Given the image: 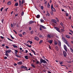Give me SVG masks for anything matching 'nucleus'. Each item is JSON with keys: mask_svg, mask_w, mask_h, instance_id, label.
Listing matches in <instances>:
<instances>
[{"mask_svg": "<svg viewBox=\"0 0 73 73\" xmlns=\"http://www.w3.org/2000/svg\"><path fill=\"white\" fill-rule=\"evenodd\" d=\"M43 42V40H40V42H39V43H41L42 42Z\"/></svg>", "mask_w": 73, "mask_h": 73, "instance_id": "49", "label": "nucleus"}, {"mask_svg": "<svg viewBox=\"0 0 73 73\" xmlns=\"http://www.w3.org/2000/svg\"><path fill=\"white\" fill-rule=\"evenodd\" d=\"M24 58H25V59H26V60L28 59V56H24Z\"/></svg>", "mask_w": 73, "mask_h": 73, "instance_id": "13", "label": "nucleus"}, {"mask_svg": "<svg viewBox=\"0 0 73 73\" xmlns=\"http://www.w3.org/2000/svg\"><path fill=\"white\" fill-rule=\"evenodd\" d=\"M40 8H41V9H42V10L43 9H44V7H43V6H41L40 7Z\"/></svg>", "mask_w": 73, "mask_h": 73, "instance_id": "40", "label": "nucleus"}, {"mask_svg": "<svg viewBox=\"0 0 73 73\" xmlns=\"http://www.w3.org/2000/svg\"><path fill=\"white\" fill-rule=\"evenodd\" d=\"M25 32H23V35H25Z\"/></svg>", "mask_w": 73, "mask_h": 73, "instance_id": "52", "label": "nucleus"}, {"mask_svg": "<svg viewBox=\"0 0 73 73\" xmlns=\"http://www.w3.org/2000/svg\"><path fill=\"white\" fill-rule=\"evenodd\" d=\"M25 45H26V46H27L28 47H31V45H28V44H27L25 43Z\"/></svg>", "mask_w": 73, "mask_h": 73, "instance_id": "11", "label": "nucleus"}, {"mask_svg": "<svg viewBox=\"0 0 73 73\" xmlns=\"http://www.w3.org/2000/svg\"><path fill=\"white\" fill-rule=\"evenodd\" d=\"M13 31L14 32H15L16 34H17V32H16V31H15V30H13Z\"/></svg>", "mask_w": 73, "mask_h": 73, "instance_id": "46", "label": "nucleus"}, {"mask_svg": "<svg viewBox=\"0 0 73 73\" xmlns=\"http://www.w3.org/2000/svg\"><path fill=\"white\" fill-rule=\"evenodd\" d=\"M70 51L71 52H72V53H73V50H72V48H70Z\"/></svg>", "mask_w": 73, "mask_h": 73, "instance_id": "28", "label": "nucleus"}, {"mask_svg": "<svg viewBox=\"0 0 73 73\" xmlns=\"http://www.w3.org/2000/svg\"><path fill=\"white\" fill-rule=\"evenodd\" d=\"M13 46H14V48H18V46H15V45H13Z\"/></svg>", "mask_w": 73, "mask_h": 73, "instance_id": "27", "label": "nucleus"}, {"mask_svg": "<svg viewBox=\"0 0 73 73\" xmlns=\"http://www.w3.org/2000/svg\"><path fill=\"white\" fill-rule=\"evenodd\" d=\"M11 37V39H15V38H13V37Z\"/></svg>", "mask_w": 73, "mask_h": 73, "instance_id": "60", "label": "nucleus"}, {"mask_svg": "<svg viewBox=\"0 0 73 73\" xmlns=\"http://www.w3.org/2000/svg\"><path fill=\"white\" fill-rule=\"evenodd\" d=\"M8 9V8H7V9H5V11H6L7 12V9Z\"/></svg>", "mask_w": 73, "mask_h": 73, "instance_id": "62", "label": "nucleus"}, {"mask_svg": "<svg viewBox=\"0 0 73 73\" xmlns=\"http://www.w3.org/2000/svg\"><path fill=\"white\" fill-rule=\"evenodd\" d=\"M18 64H19V65L22 64V62H18Z\"/></svg>", "mask_w": 73, "mask_h": 73, "instance_id": "21", "label": "nucleus"}, {"mask_svg": "<svg viewBox=\"0 0 73 73\" xmlns=\"http://www.w3.org/2000/svg\"><path fill=\"white\" fill-rule=\"evenodd\" d=\"M18 53V50H15V54H17Z\"/></svg>", "mask_w": 73, "mask_h": 73, "instance_id": "22", "label": "nucleus"}, {"mask_svg": "<svg viewBox=\"0 0 73 73\" xmlns=\"http://www.w3.org/2000/svg\"><path fill=\"white\" fill-rule=\"evenodd\" d=\"M21 68L22 69H27V67H25L24 66L22 65L21 66Z\"/></svg>", "mask_w": 73, "mask_h": 73, "instance_id": "7", "label": "nucleus"}, {"mask_svg": "<svg viewBox=\"0 0 73 73\" xmlns=\"http://www.w3.org/2000/svg\"><path fill=\"white\" fill-rule=\"evenodd\" d=\"M62 62H60V64L62 65Z\"/></svg>", "mask_w": 73, "mask_h": 73, "instance_id": "47", "label": "nucleus"}, {"mask_svg": "<svg viewBox=\"0 0 73 73\" xmlns=\"http://www.w3.org/2000/svg\"><path fill=\"white\" fill-rule=\"evenodd\" d=\"M29 31H31V28L30 27L29 28Z\"/></svg>", "mask_w": 73, "mask_h": 73, "instance_id": "63", "label": "nucleus"}, {"mask_svg": "<svg viewBox=\"0 0 73 73\" xmlns=\"http://www.w3.org/2000/svg\"><path fill=\"white\" fill-rule=\"evenodd\" d=\"M60 25H61V26H62V27H63V26H64V25L63 24H62V23H60Z\"/></svg>", "mask_w": 73, "mask_h": 73, "instance_id": "26", "label": "nucleus"}, {"mask_svg": "<svg viewBox=\"0 0 73 73\" xmlns=\"http://www.w3.org/2000/svg\"><path fill=\"white\" fill-rule=\"evenodd\" d=\"M18 15V14H16L15 15V16H17Z\"/></svg>", "mask_w": 73, "mask_h": 73, "instance_id": "55", "label": "nucleus"}, {"mask_svg": "<svg viewBox=\"0 0 73 73\" xmlns=\"http://www.w3.org/2000/svg\"><path fill=\"white\" fill-rule=\"evenodd\" d=\"M61 30L62 32L64 31V29H61Z\"/></svg>", "mask_w": 73, "mask_h": 73, "instance_id": "53", "label": "nucleus"}, {"mask_svg": "<svg viewBox=\"0 0 73 73\" xmlns=\"http://www.w3.org/2000/svg\"><path fill=\"white\" fill-rule=\"evenodd\" d=\"M58 44H59V46H60V42H59V43H58Z\"/></svg>", "mask_w": 73, "mask_h": 73, "instance_id": "39", "label": "nucleus"}, {"mask_svg": "<svg viewBox=\"0 0 73 73\" xmlns=\"http://www.w3.org/2000/svg\"><path fill=\"white\" fill-rule=\"evenodd\" d=\"M18 5H19V4H18V3H16L15 4V6H18Z\"/></svg>", "mask_w": 73, "mask_h": 73, "instance_id": "23", "label": "nucleus"}, {"mask_svg": "<svg viewBox=\"0 0 73 73\" xmlns=\"http://www.w3.org/2000/svg\"><path fill=\"white\" fill-rule=\"evenodd\" d=\"M41 28H42L40 27V29H39L40 31H41V30H42V29H41Z\"/></svg>", "mask_w": 73, "mask_h": 73, "instance_id": "57", "label": "nucleus"}, {"mask_svg": "<svg viewBox=\"0 0 73 73\" xmlns=\"http://www.w3.org/2000/svg\"><path fill=\"white\" fill-rule=\"evenodd\" d=\"M24 0H22L21 2V3L24 4Z\"/></svg>", "mask_w": 73, "mask_h": 73, "instance_id": "35", "label": "nucleus"}, {"mask_svg": "<svg viewBox=\"0 0 73 73\" xmlns=\"http://www.w3.org/2000/svg\"><path fill=\"white\" fill-rule=\"evenodd\" d=\"M11 50H6L5 51V53H10V52H11Z\"/></svg>", "mask_w": 73, "mask_h": 73, "instance_id": "5", "label": "nucleus"}, {"mask_svg": "<svg viewBox=\"0 0 73 73\" xmlns=\"http://www.w3.org/2000/svg\"><path fill=\"white\" fill-rule=\"evenodd\" d=\"M57 44V43L56 42V41H54V45H56Z\"/></svg>", "mask_w": 73, "mask_h": 73, "instance_id": "34", "label": "nucleus"}, {"mask_svg": "<svg viewBox=\"0 0 73 73\" xmlns=\"http://www.w3.org/2000/svg\"><path fill=\"white\" fill-rule=\"evenodd\" d=\"M11 27H12H12H13V24H11Z\"/></svg>", "mask_w": 73, "mask_h": 73, "instance_id": "54", "label": "nucleus"}, {"mask_svg": "<svg viewBox=\"0 0 73 73\" xmlns=\"http://www.w3.org/2000/svg\"><path fill=\"white\" fill-rule=\"evenodd\" d=\"M42 28H43V29H45V28H46L44 26H43Z\"/></svg>", "mask_w": 73, "mask_h": 73, "instance_id": "58", "label": "nucleus"}, {"mask_svg": "<svg viewBox=\"0 0 73 73\" xmlns=\"http://www.w3.org/2000/svg\"><path fill=\"white\" fill-rule=\"evenodd\" d=\"M7 59V57L5 56L4 57V59Z\"/></svg>", "mask_w": 73, "mask_h": 73, "instance_id": "48", "label": "nucleus"}, {"mask_svg": "<svg viewBox=\"0 0 73 73\" xmlns=\"http://www.w3.org/2000/svg\"><path fill=\"white\" fill-rule=\"evenodd\" d=\"M52 22H53V23H55V24H56V23H57V21L55 19H53L52 20Z\"/></svg>", "mask_w": 73, "mask_h": 73, "instance_id": "8", "label": "nucleus"}, {"mask_svg": "<svg viewBox=\"0 0 73 73\" xmlns=\"http://www.w3.org/2000/svg\"><path fill=\"white\" fill-rule=\"evenodd\" d=\"M40 21H41V23H43L44 22V20H43L42 19H41Z\"/></svg>", "mask_w": 73, "mask_h": 73, "instance_id": "30", "label": "nucleus"}, {"mask_svg": "<svg viewBox=\"0 0 73 73\" xmlns=\"http://www.w3.org/2000/svg\"><path fill=\"white\" fill-rule=\"evenodd\" d=\"M31 34H33V31H31Z\"/></svg>", "mask_w": 73, "mask_h": 73, "instance_id": "44", "label": "nucleus"}, {"mask_svg": "<svg viewBox=\"0 0 73 73\" xmlns=\"http://www.w3.org/2000/svg\"><path fill=\"white\" fill-rule=\"evenodd\" d=\"M19 5L20 6V5H21V1L20 0H19Z\"/></svg>", "mask_w": 73, "mask_h": 73, "instance_id": "41", "label": "nucleus"}, {"mask_svg": "<svg viewBox=\"0 0 73 73\" xmlns=\"http://www.w3.org/2000/svg\"><path fill=\"white\" fill-rule=\"evenodd\" d=\"M29 55H30V56H32V55L31 54V53H29Z\"/></svg>", "mask_w": 73, "mask_h": 73, "instance_id": "56", "label": "nucleus"}, {"mask_svg": "<svg viewBox=\"0 0 73 73\" xmlns=\"http://www.w3.org/2000/svg\"><path fill=\"white\" fill-rule=\"evenodd\" d=\"M3 21L4 19H2L1 20V22L2 23H4Z\"/></svg>", "mask_w": 73, "mask_h": 73, "instance_id": "36", "label": "nucleus"}, {"mask_svg": "<svg viewBox=\"0 0 73 73\" xmlns=\"http://www.w3.org/2000/svg\"><path fill=\"white\" fill-rule=\"evenodd\" d=\"M64 49L65 50V51H63V55H64V57H66L67 56V47L66 46H64Z\"/></svg>", "mask_w": 73, "mask_h": 73, "instance_id": "2", "label": "nucleus"}, {"mask_svg": "<svg viewBox=\"0 0 73 73\" xmlns=\"http://www.w3.org/2000/svg\"><path fill=\"white\" fill-rule=\"evenodd\" d=\"M11 4V1L7 3V5H10Z\"/></svg>", "mask_w": 73, "mask_h": 73, "instance_id": "18", "label": "nucleus"}, {"mask_svg": "<svg viewBox=\"0 0 73 73\" xmlns=\"http://www.w3.org/2000/svg\"><path fill=\"white\" fill-rule=\"evenodd\" d=\"M14 66H17V64H14Z\"/></svg>", "mask_w": 73, "mask_h": 73, "instance_id": "64", "label": "nucleus"}, {"mask_svg": "<svg viewBox=\"0 0 73 73\" xmlns=\"http://www.w3.org/2000/svg\"><path fill=\"white\" fill-rule=\"evenodd\" d=\"M48 37H53V36L52 35H50L49 34H48L47 35Z\"/></svg>", "mask_w": 73, "mask_h": 73, "instance_id": "17", "label": "nucleus"}, {"mask_svg": "<svg viewBox=\"0 0 73 73\" xmlns=\"http://www.w3.org/2000/svg\"><path fill=\"white\" fill-rule=\"evenodd\" d=\"M46 16H50V14H49V13H47V14H46Z\"/></svg>", "mask_w": 73, "mask_h": 73, "instance_id": "24", "label": "nucleus"}, {"mask_svg": "<svg viewBox=\"0 0 73 73\" xmlns=\"http://www.w3.org/2000/svg\"><path fill=\"white\" fill-rule=\"evenodd\" d=\"M66 16H68L69 15V14H68V13H66Z\"/></svg>", "mask_w": 73, "mask_h": 73, "instance_id": "42", "label": "nucleus"}, {"mask_svg": "<svg viewBox=\"0 0 73 73\" xmlns=\"http://www.w3.org/2000/svg\"><path fill=\"white\" fill-rule=\"evenodd\" d=\"M19 49H20V50H22V48H19Z\"/></svg>", "mask_w": 73, "mask_h": 73, "instance_id": "61", "label": "nucleus"}, {"mask_svg": "<svg viewBox=\"0 0 73 73\" xmlns=\"http://www.w3.org/2000/svg\"><path fill=\"white\" fill-rule=\"evenodd\" d=\"M7 39L9 40V41H11L12 42V40H11V39H9V38H7Z\"/></svg>", "mask_w": 73, "mask_h": 73, "instance_id": "32", "label": "nucleus"}, {"mask_svg": "<svg viewBox=\"0 0 73 73\" xmlns=\"http://www.w3.org/2000/svg\"><path fill=\"white\" fill-rule=\"evenodd\" d=\"M19 36H20V37H22V34H20L19 35Z\"/></svg>", "mask_w": 73, "mask_h": 73, "instance_id": "45", "label": "nucleus"}, {"mask_svg": "<svg viewBox=\"0 0 73 73\" xmlns=\"http://www.w3.org/2000/svg\"><path fill=\"white\" fill-rule=\"evenodd\" d=\"M56 51H58V48H57V46H56Z\"/></svg>", "mask_w": 73, "mask_h": 73, "instance_id": "19", "label": "nucleus"}, {"mask_svg": "<svg viewBox=\"0 0 73 73\" xmlns=\"http://www.w3.org/2000/svg\"><path fill=\"white\" fill-rule=\"evenodd\" d=\"M27 42H32V41H31L29 40H28V41Z\"/></svg>", "mask_w": 73, "mask_h": 73, "instance_id": "59", "label": "nucleus"}, {"mask_svg": "<svg viewBox=\"0 0 73 73\" xmlns=\"http://www.w3.org/2000/svg\"><path fill=\"white\" fill-rule=\"evenodd\" d=\"M40 15H38L36 16V18L38 19L40 18Z\"/></svg>", "mask_w": 73, "mask_h": 73, "instance_id": "15", "label": "nucleus"}, {"mask_svg": "<svg viewBox=\"0 0 73 73\" xmlns=\"http://www.w3.org/2000/svg\"><path fill=\"white\" fill-rule=\"evenodd\" d=\"M5 56H6L8 57V56H9V55H8V53H5Z\"/></svg>", "mask_w": 73, "mask_h": 73, "instance_id": "25", "label": "nucleus"}, {"mask_svg": "<svg viewBox=\"0 0 73 73\" xmlns=\"http://www.w3.org/2000/svg\"><path fill=\"white\" fill-rule=\"evenodd\" d=\"M34 38L35 39V40H36L38 41V38H37V37H35V38Z\"/></svg>", "mask_w": 73, "mask_h": 73, "instance_id": "9", "label": "nucleus"}, {"mask_svg": "<svg viewBox=\"0 0 73 73\" xmlns=\"http://www.w3.org/2000/svg\"><path fill=\"white\" fill-rule=\"evenodd\" d=\"M30 66H31V67H33V68H35V66H34V65H33V64H31V65Z\"/></svg>", "mask_w": 73, "mask_h": 73, "instance_id": "16", "label": "nucleus"}, {"mask_svg": "<svg viewBox=\"0 0 73 73\" xmlns=\"http://www.w3.org/2000/svg\"><path fill=\"white\" fill-rule=\"evenodd\" d=\"M51 8L52 10V11H53V12H55L56 11V10H55V9L53 8V4H52L51 6Z\"/></svg>", "mask_w": 73, "mask_h": 73, "instance_id": "4", "label": "nucleus"}, {"mask_svg": "<svg viewBox=\"0 0 73 73\" xmlns=\"http://www.w3.org/2000/svg\"><path fill=\"white\" fill-rule=\"evenodd\" d=\"M31 52H34V54H35V52H34V51H33V50H31Z\"/></svg>", "mask_w": 73, "mask_h": 73, "instance_id": "31", "label": "nucleus"}, {"mask_svg": "<svg viewBox=\"0 0 73 73\" xmlns=\"http://www.w3.org/2000/svg\"><path fill=\"white\" fill-rule=\"evenodd\" d=\"M5 48H6V49H8L9 48L8 46H5Z\"/></svg>", "mask_w": 73, "mask_h": 73, "instance_id": "37", "label": "nucleus"}, {"mask_svg": "<svg viewBox=\"0 0 73 73\" xmlns=\"http://www.w3.org/2000/svg\"><path fill=\"white\" fill-rule=\"evenodd\" d=\"M54 29H55L57 31L59 32H60V30H59V29H58V28L56 27H54Z\"/></svg>", "mask_w": 73, "mask_h": 73, "instance_id": "6", "label": "nucleus"}, {"mask_svg": "<svg viewBox=\"0 0 73 73\" xmlns=\"http://www.w3.org/2000/svg\"><path fill=\"white\" fill-rule=\"evenodd\" d=\"M43 26H42V25H40V27H41L42 28H43Z\"/></svg>", "mask_w": 73, "mask_h": 73, "instance_id": "43", "label": "nucleus"}, {"mask_svg": "<svg viewBox=\"0 0 73 73\" xmlns=\"http://www.w3.org/2000/svg\"><path fill=\"white\" fill-rule=\"evenodd\" d=\"M50 13L51 14V15H53V11H51L50 12Z\"/></svg>", "mask_w": 73, "mask_h": 73, "instance_id": "20", "label": "nucleus"}, {"mask_svg": "<svg viewBox=\"0 0 73 73\" xmlns=\"http://www.w3.org/2000/svg\"><path fill=\"white\" fill-rule=\"evenodd\" d=\"M4 9L3 7H2V8L1 9V12H2V11H3V9Z\"/></svg>", "mask_w": 73, "mask_h": 73, "instance_id": "38", "label": "nucleus"}, {"mask_svg": "<svg viewBox=\"0 0 73 73\" xmlns=\"http://www.w3.org/2000/svg\"><path fill=\"white\" fill-rule=\"evenodd\" d=\"M33 23H35V21H30L29 24H33Z\"/></svg>", "mask_w": 73, "mask_h": 73, "instance_id": "10", "label": "nucleus"}, {"mask_svg": "<svg viewBox=\"0 0 73 73\" xmlns=\"http://www.w3.org/2000/svg\"><path fill=\"white\" fill-rule=\"evenodd\" d=\"M24 12H23L21 14V16H23V15H24Z\"/></svg>", "mask_w": 73, "mask_h": 73, "instance_id": "29", "label": "nucleus"}, {"mask_svg": "<svg viewBox=\"0 0 73 73\" xmlns=\"http://www.w3.org/2000/svg\"><path fill=\"white\" fill-rule=\"evenodd\" d=\"M47 7H48V8H50V5H48Z\"/></svg>", "mask_w": 73, "mask_h": 73, "instance_id": "50", "label": "nucleus"}, {"mask_svg": "<svg viewBox=\"0 0 73 73\" xmlns=\"http://www.w3.org/2000/svg\"><path fill=\"white\" fill-rule=\"evenodd\" d=\"M28 52V51L27 50H25V53H27V52Z\"/></svg>", "mask_w": 73, "mask_h": 73, "instance_id": "51", "label": "nucleus"}, {"mask_svg": "<svg viewBox=\"0 0 73 73\" xmlns=\"http://www.w3.org/2000/svg\"><path fill=\"white\" fill-rule=\"evenodd\" d=\"M44 60H46V61H45L44 60H43V59H40V62H38V61H37V62H36V63L37 64L40 65V64H42V63H43L44 64L46 63V61H47V62H48V60H47L46 59H44Z\"/></svg>", "mask_w": 73, "mask_h": 73, "instance_id": "1", "label": "nucleus"}, {"mask_svg": "<svg viewBox=\"0 0 73 73\" xmlns=\"http://www.w3.org/2000/svg\"><path fill=\"white\" fill-rule=\"evenodd\" d=\"M48 43H49V44H51L52 43V40H48Z\"/></svg>", "mask_w": 73, "mask_h": 73, "instance_id": "12", "label": "nucleus"}, {"mask_svg": "<svg viewBox=\"0 0 73 73\" xmlns=\"http://www.w3.org/2000/svg\"><path fill=\"white\" fill-rule=\"evenodd\" d=\"M62 40H63V42H64V43H65V44L67 45V46H68V47L70 46L68 43H67V40H66V39H65V38L62 37Z\"/></svg>", "mask_w": 73, "mask_h": 73, "instance_id": "3", "label": "nucleus"}, {"mask_svg": "<svg viewBox=\"0 0 73 73\" xmlns=\"http://www.w3.org/2000/svg\"><path fill=\"white\" fill-rule=\"evenodd\" d=\"M69 31H70V32H71V33H72V34H73V31H72V30H69Z\"/></svg>", "mask_w": 73, "mask_h": 73, "instance_id": "33", "label": "nucleus"}, {"mask_svg": "<svg viewBox=\"0 0 73 73\" xmlns=\"http://www.w3.org/2000/svg\"><path fill=\"white\" fill-rule=\"evenodd\" d=\"M15 56H16V57H18L19 58H21V56H19V55H18L17 54H15Z\"/></svg>", "mask_w": 73, "mask_h": 73, "instance_id": "14", "label": "nucleus"}]
</instances>
